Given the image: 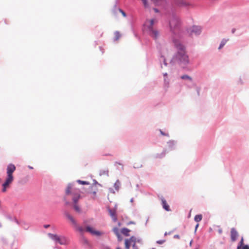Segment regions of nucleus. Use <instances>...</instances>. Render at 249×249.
Here are the masks:
<instances>
[{"instance_id": "nucleus-25", "label": "nucleus", "mask_w": 249, "mask_h": 249, "mask_svg": "<svg viewBox=\"0 0 249 249\" xmlns=\"http://www.w3.org/2000/svg\"><path fill=\"white\" fill-rule=\"evenodd\" d=\"M242 249H249V247L247 245L243 247Z\"/></svg>"}, {"instance_id": "nucleus-23", "label": "nucleus", "mask_w": 249, "mask_h": 249, "mask_svg": "<svg viewBox=\"0 0 249 249\" xmlns=\"http://www.w3.org/2000/svg\"><path fill=\"white\" fill-rule=\"evenodd\" d=\"M119 11L122 14L123 16L124 17H126V14L125 13V12L124 11H123L121 9H119Z\"/></svg>"}, {"instance_id": "nucleus-35", "label": "nucleus", "mask_w": 249, "mask_h": 249, "mask_svg": "<svg viewBox=\"0 0 249 249\" xmlns=\"http://www.w3.org/2000/svg\"><path fill=\"white\" fill-rule=\"evenodd\" d=\"M154 10L155 11V12H158V10L157 9H154Z\"/></svg>"}, {"instance_id": "nucleus-21", "label": "nucleus", "mask_w": 249, "mask_h": 249, "mask_svg": "<svg viewBox=\"0 0 249 249\" xmlns=\"http://www.w3.org/2000/svg\"><path fill=\"white\" fill-rule=\"evenodd\" d=\"M141 0L142 1L144 6L145 7L148 6V4H147V0Z\"/></svg>"}, {"instance_id": "nucleus-30", "label": "nucleus", "mask_w": 249, "mask_h": 249, "mask_svg": "<svg viewBox=\"0 0 249 249\" xmlns=\"http://www.w3.org/2000/svg\"><path fill=\"white\" fill-rule=\"evenodd\" d=\"M93 194L94 195V196H95L96 195V192L95 191H93Z\"/></svg>"}, {"instance_id": "nucleus-31", "label": "nucleus", "mask_w": 249, "mask_h": 249, "mask_svg": "<svg viewBox=\"0 0 249 249\" xmlns=\"http://www.w3.org/2000/svg\"><path fill=\"white\" fill-rule=\"evenodd\" d=\"M175 237H177V238H179V236H178V235H175Z\"/></svg>"}, {"instance_id": "nucleus-1", "label": "nucleus", "mask_w": 249, "mask_h": 249, "mask_svg": "<svg viewBox=\"0 0 249 249\" xmlns=\"http://www.w3.org/2000/svg\"><path fill=\"white\" fill-rule=\"evenodd\" d=\"M173 42L178 50L176 59L179 64L184 67L189 62L188 56L185 53L184 47L179 40L174 39Z\"/></svg>"}, {"instance_id": "nucleus-3", "label": "nucleus", "mask_w": 249, "mask_h": 249, "mask_svg": "<svg viewBox=\"0 0 249 249\" xmlns=\"http://www.w3.org/2000/svg\"><path fill=\"white\" fill-rule=\"evenodd\" d=\"M66 194L67 195H72V200L73 202V208L76 212L77 213H80V208L77 204L78 200L80 197L79 191L78 190L74 189L71 184H69L66 190Z\"/></svg>"}, {"instance_id": "nucleus-15", "label": "nucleus", "mask_w": 249, "mask_h": 249, "mask_svg": "<svg viewBox=\"0 0 249 249\" xmlns=\"http://www.w3.org/2000/svg\"><path fill=\"white\" fill-rule=\"evenodd\" d=\"M228 40H229V39H222V40L221 42L220 45L218 49H221L225 45V44L226 43V42Z\"/></svg>"}, {"instance_id": "nucleus-12", "label": "nucleus", "mask_w": 249, "mask_h": 249, "mask_svg": "<svg viewBox=\"0 0 249 249\" xmlns=\"http://www.w3.org/2000/svg\"><path fill=\"white\" fill-rule=\"evenodd\" d=\"M161 201L162 203V206L163 208L166 211H170V207L167 204L166 200L164 198H161Z\"/></svg>"}, {"instance_id": "nucleus-18", "label": "nucleus", "mask_w": 249, "mask_h": 249, "mask_svg": "<svg viewBox=\"0 0 249 249\" xmlns=\"http://www.w3.org/2000/svg\"><path fill=\"white\" fill-rule=\"evenodd\" d=\"M128 240H129L130 243L131 244V243H134V245H133V248H134L135 246L136 238L132 236V237H130Z\"/></svg>"}, {"instance_id": "nucleus-17", "label": "nucleus", "mask_w": 249, "mask_h": 249, "mask_svg": "<svg viewBox=\"0 0 249 249\" xmlns=\"http://www.w3.org/2000/svg\"><path fill=\"white\" fill-rule=\"evenodd\" d=\"M124 244L125 249H129L131 245V243L129 242V240L125 239Z\"/></svg>"}, {"instance_id": "nucleus-28", "label": "nucleus", "mask_w": 249, "mask_h": 249, "mask_svg": "<svg viewBox=\"0 0 249 249\" xmlns=\"http://www.w3.org/2000/svg\"><path fill=\"white\" fill-rule=\"evenodd\" d=\"M235 32V29H232V30H231V32L232 33H234V32Z\"/></svg>"}, {"instance_id": "nucleus-24", "label": "nucleus", "mask_w": 249, "mask_h": 249, "mask_svg": "<svg viewBox=\"0 0 249 249\" xmlns=\"http://www.w3.org/2000/svg\"><path fill=\"white\" fill-rule=\"evenodd\" d=\"M78 230L81 232H83L84 231V230L82 227H78Z\"/></svg>"}, {"instance_id": "nucleus-20", "label": "nucleus", "mask_w": 249, "mask_h": 249, "mask_svg": "<svg viewBox=\"0 0 249 249\" xmlns=\"http://www.w3.org/2000/svg\"><path fill=\"white\" fill-rule=\"evenodd\" d=\"M115 36L116 40H118L120 38L121 35L119 32H116L115 33Z\"/></svg>"}, {"instance_id": "nucleus-41", "label": "nucleus", "mask_w": 249, "mask_h": 249, "mask_svg": "<svg viewBox=\"0 0 249 249\" xmlns=\"http://www.w3.org/2000/svg\"><path fill=\"white\" fill-rule=\"evenodd\" d=\"M161 133L162 135H164L163 133H162V132H161Z\"/></svg>"}, {"instance_id": "nucleus-7", "label": "nucleus", "mask_w": 249, "mask_h": 249, "mask_svg": "<svg viewBox=\"0 0 249 249\" xmlns=\"http://www.w3.org/2000/svg\"><path fill=\"white\" fill-rule=\"evenodd\" d=\"M201 32V28L200 27L194 26L192 28H190L188 30V33L190 36H193L194 35L196 36L199 35Z\"/></svg>"}, {"instance_id": "nucleus-14", "label": "nucleus", "mask_w": 249, "mask_h": 249, "mask_svg": "<svg viewBox=\"0 0 249 249\" xmlns=\"http://www.w3.org/2000/svg\"><path fill=\"white\" fill-rule=\"evenodd\" d=\"M113 231L114 232V233L116 235V236L118 238H119L120 237L119 230L118 228H117V227L114 228L113 229Z\"/></svg>"}, {"instance_id": "nucleus-5", "label": "nucleus", "mask_w": 249, "mask_h": 249, "mask_svg": "<svg viewBox=\"0 0 249 249\" xmlns=\"http://www.w3.org/2000/svg\"><path fill=\"white\" fill-rule=\"evenodd\" d=\"M169 25L171 31L175 34L178 33L180 22L178 17L173 16L169 21Z\"/></svg>"}, {"instance_id": "nucleus-34", "label": "nucleus", "mask_w": 249, "mask_h": 249, "mask_svg": "<svg viewBox=\"0 0 249 249\" xmlns=\"http://www.w3.org/2000/svg\"><path fill=\"white\" fill-rule=\"evenodd\" d=\"M237 249H240V246H238Z\"/></svg>"}, {"instance_id": "nucleus-39", "label": "nucleus", "mask_w": 249, "mask_h": 249, "mask_svg": "<svg viewBox=\"0 0 249 249\" xmlns=\"http://www.w3.org/2000/svg\"><path fill=\"white\" fill-rule=\"evenodd\" d=\"M29 168H30V169H33V167H29Z\"/></svg>"}, {"instance_id": "nucleus-36", "label": "nucleus", "mask_w": 249, "mask_h": 249, "mask_svg": "<svg viewBox=\"0 0 249 249\" xmlns=\"http://www.w3.org/2000/svg\"><path fill=\"white\" fill-rule=\"evenodd\" d=\"M167 73H165L164 74V76H167Z\"/></svg>"}, {"instance_id": "nucleus-26", "label": "nucleus", "mask_w": 249, "mask_h": 249, "mask_svg": "<svg viewBox=\"0 0 249 249\" xmlns=\"http://www.w3.org/2000/svg\"><path fill=\"white\" fill-rule=\"evenodd\" d=\"M163 242H164V241H161V240H160V241H157V243H159V244H162Z\"/></svg>"}, {"instance_id": "nucleus-32", "label": "nucleus", "mask_w": 249, "mask_h": 249, "mask_svg": "<svg viewBox=\"0 0 249 249\" xmlns=\"http://www.w3.org/2000/svg\"><path fill=\"white\" fill-rule=\"evenodd\" d=\"M120 241L122 240V238H121V236L119 238H118Z\"/></svg>"}, {"instance_id": "nucleus-19", "label": "nucleus", "mask_w": 249, "mask_h": 249, "mask_svg": "<svg viewBox=\"0 0 249 249\" xmlns=\"http://www.w3.org/2000/svg\"><path fill=\"white\" fill-rule=\"evenodd\" d=\"M181 78L182 79H187V80H189L190 81L192 80V78L187 75H183L181 76Z\"/></svg>"}, {"instance_id": "nucleus-8", "label": "nucleus", "mask_w": 249, "mask_h": 249, "mask_svg": "<svg viewBox=\"0 0 249 249\" xmlns=\"http://www.w3.org/2000/svg\"><path fill=\"white\" fill-rule=\"evenodd\" d=\"M85 231L94 235L100 236L102 234L101 232L96 231L93 228L90 226L86 227Z\"/></svg>"}, {"instance_id": "nucleus-6", "label": "nucleus", "mask_w": 249, "mask_h": 249, "mask_svg": "<svg viewBox=\"0 0 249 249\" xmlns=\"http://www.w3.org/2000/svg\"><path fill=\"white\" fill-rule=\"evenodd\" d=\"M48 235L52 239L60 245H66L68 244V240L64 236H60L52 233H49Z\"/></svg>"}, {"instance_id": "nucleus-22", "label": "nucleus", "mask_w": 249, "mask_h": 249, "mask_svg": "<svg viewBox=\"0 0 249 249\" xmlns=\"http://www.w3.org/2000/svg\"><path fill=\"white\" fill-rule=\"evenodd\" d=\"M78 182H79L80 183L82 184H89V183L87 182L86 181H81V180H78Z\"/></svg>"}, {"instance_id": "nucleus-29", "label": "nucleus", "mask_w": 249, "mask_h": 249, "mask_svg": "<svg viewBox=\"0 0 249 249\" xmlns=\"http://www.w3.org/2000/svg\"><path fill=\"white\" fill-rule=\"evenodd\" d=\"M49 227V225H45V226H44V227H45V228H48Z\"/></svg>"}, {"instance_id": "nucleus-4", "label": "nucleus", "mask_w": 249, "mask_h": 249, "mask_svg": "<svg viewBox=\"0 0 249 249\" xmlns=\"http://www.w3.org/2000/svg\"><path fill=\"white\" fill-rule=\"evenodd\" d=\"M156 22V20L152 19L147 20L145 23V27L147 34L154 39H157L159 36V32L158 30L153 28V25Z\"/></svg>"}, {"instance_id": "nucleus-37", "label": "nucleus", "mask_w": 249, "mask_h": 249, "mask_svg": "<svg viewBox=\"0 0 249 249\" xmlns=\"http://www.w3.org/2000/svg\"><path fill=\"white\" fill-rule=\"evenodd\" d=\"M116 249H121L120 248L118 247Z\"/></svg>"}, {"instance_id": "nucleus-27", "label": "nucleus", "mask_w": 249, "mask_h": 249, "mask_svg": "<svg viewBox=\"0 0 249 249\" xmlns=\"http://www.w3.org/2000/svg\"><path fill=\"white\" fill-rule=\"evenodd\" d=\"M240 245L239 246H241V245L243 244V239L242 238L240 242Z\"/></svg>"}, {"instance_id": "nucleus-33", "label": "nucleus", "mask_w": 249, "mask_h": 249, "mask_svg": "<svg viewBox=\"0 0 249 249\" xmlns=\"http://www.w3.org/2000/svg\"><path fill=\"white\" fill-rule=\"evenodd\" d=\"M198 226V224H197L196 225V229Z\"/></svg>"}, {"instance_id": "nucleus-11", "label": "nucleus", "mask_w": 249, "mask_h": 249, "mask_svg": "<svg viewBox=\"0 0 249 249\" xmlns=\"http://www.w3.org/2000/svg\"><path fill=\"white\" fill-rule=\"evenodd\" d=\"M108 212L110 216L112 218L113 220L115 221L117 220L116 212L115 209H109Z\"/></svg>"}, {"instance_id": "nucleus-9", "label": "nucleus", "mask_w": 249, "mask_h": 249, "mask_svg": "<svg viewBox=\"0 0 249 249\" xmlns=\"http://www.w3.org/2000/svg\"><path fill=\"white\" fill-rule=\"evenodd\" d=\"M238 236L237 231L234 228H232L231 231V238L232 242H234L236 240Z\"/></svg>"}, {"instance_id": "nucleus-2", "label": "nucleus", "mask_w": 249, "mask_h": 249, "mask_svg": "<svg viewBox=\"0 0 249 249\" xmlns=\"http://www.w3.org/2000/svg\"><path fill=\"white\" fill-rule=\"evenodd\" d=\"M16 169V166L13 164H9L6 168V178L5 181L2 185L1 192L5 193L7 189L10 188V184L14 179L13 173Z\"/></svg>"}, {"instance_id": "nucleus-40", "label": "nucleus", "mask_w": 249, "mask_h": 249, "mask_svg": "<svg viewBox=\"0 0 249 249\" xmlns=\"http://www.w3.org/2000/svg\"><path fill=\"white\" fill-rule=\"evenodd\" d=\"M164 64L165 65H166V63H165V62L164 61Z\"/></svg>"}, {"instance_id": "nucleus-16", "label": "nucleus", "mask_w": 249, "mask_h": 249, "mask_svg": "<svg viewBox=\"0 0 249 249\" xmlns=\"http://www.w3.org/2000/svg\"><path fill=\"white\" fill-rule=\"evenodd\" d=\"M202 215L201 214H197L195 216V220L196 222H199L202 220Z\"/></svg>"}, {"instance_id": "nucleus-13", "label": "nucleus", "mask_w": 249, "mask_h": 249, "mask_svg": "<svg viewBox=\"0 0 249 249\" xmlns=\"http://www.w3.org/2000/svg\"><path fill=\"white\" fill-rule=\"evenodd\" d=\"M130 230L127 228H123L121 230V232L125 236H128L129 235V232Z\"/></svg>"}, {"instance_id": "nucleus-10", "label": "nucleus", "mask_w": 249, "mask_h": 249, "mask_svg": "<svg viewBox=\"0 0 249 249\" xmlns=\"http://www.w3.org/2000/svg\"><path fill=\"white\" fill-rule=\"evenodd\" d=\"M66 216L68 219V220H70V221L71 222V224L74 227H77V224L76 222V221L74 218V217L71 215L70 214H69L68 213H65Z\"/></svg>"}, {"instance_id": "nucleus-38", "label": "nucleus", "mask_w": 249, "mask_h": 249, "mask_svg": "<svg viewBox=\"0 0 249 249\" xmlns=\"http://www.w3.org/2000/svg\"><path fill=\"white\" fill-rule=\"evenodd\" d=\"M134 249H138L135 247L134 248Z\"/></svg>"}]
</instances>
